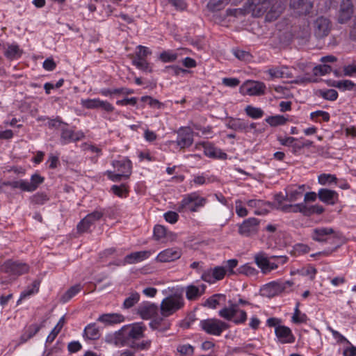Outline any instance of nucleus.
<instances>
[{"mask_svg":"<svg viewBox=\"0 0 356 356\" xmlns=\"http://www.w3.org/2000/svg\"><path fill=\"white\" fill-rule=\"evenodd\" d=\"M184 297L181 294L174 293L167 296L163 299L160 305L161 317H157L152 320L149 323V327L152 330H162L163 329L160 327L163 318L172 315L181 309L184 306Z\"/></svg>","mask_w":356,"mask_h":356,"instance_id":"nucleus-1","label":"nucleus"},{"mask_svg":"<svg viewBox=\"0 0 356 356\" xmlns=\"http://www.w3.org/2000/svg\"><path fill=\"white\" fill-rule=\"evenodd\" d=\"M145 330V327L143 323L126 326L119 332L117 339L123 346H129V343H134L136 340L144 337Z\"/></svg>","mask_w":356,"mask_h":356,"instance_id":"nucleus-2","label":"nucleus"},{"mask_svg":"<svg viewBox=\"0 0 356 356\" xmlns=\"http://www.w3.org/2000/svg\"><path fill=\"white\" fill-rule=\"evenodd\" d=\"M112 165L115 169L116 172L111 170L106 171V175L110 180L117 182L130 177L132 164L129 159L123 158L121 160L113 161Z\"/></svg>","mask_w":356,"mask_h":356,"instance_id":"nucleus-3","label":"nucleus"},{"mask_svg":"<svg viewBox=\"0 0 356 356\" xmlns=\"http://www.w3.org/2000/svg\"><path fill=\"white\" fill-rule=\"evenodd\" d=\"M207 203V199L200 196L197 193H191L184 197L182 200L177 205V210L179 213L186 211L196 212Z\"/></svg>","mask_w":356,"mask_h":356,"instance_id":"nucleus-4","label":"nucleus"},{"mask_svg":"<svg viewBox=\"0 0 356 356\" xmlns=\"http://www.w3.org/2000/svg\"><path fill=\"white\" fill-rule=\"evenodd\" d=\"M219 316L227 321H233L235 324L244 323L247 320V313L239 309L238 304L229 301V307H224L218 312Z\"/></svg>","mask_w":356,"mask_h":356,"instance_id":"nucleus-5","label":"nucleus"},{"mask_svg":"<svg viewBox=\"0 0 356 356\" xmlns=\"http://www.w3.org/2000/svg\"><path fill=\"white\" fill-rule=\"evenodd\" d=\"M200 325L207 334L215 336H220L224 330L229 328L227 323L216 318L202 320Z\"/></svg>","mask_w":356,"mask_h":356,"instance_id":"nucleus-6","label":"nucleus"},{"mask_svg":"<svg viewBox=\"0 0 356 356\" xmlns=\"http://www.w3.org/2000/svg\"><path fill=\"white\" fill-rule=\"evenodd\" d=\"M0 270L10 276L17 277L29 271V266L26 263L8 260L1 266Z\"/></svg>","mask_w":356,"mask_h":356,"instance_id":"nucleus-7","label":"nucleus"},{"mask_svg":"<svg viewBox=\"0 0 356 356\" xmlns=\"http://www.w3.org/2000/svg\"><path fill=\"white\" fill-rule=\"evenodd\" d=\"M331 29V22L324 17H318L313 23L314 34L318 39L327 37L330 33Z\"/></svg>","mask_w":356,"mask_h":356,"instance_id":"nucleus-8","label":"nucleus"},{"mask_svg":"<svg viewBox=\"0 0 356 356\" xmlns=\"http://www.w3.org/2000/svg\"><path fill=\"white\" fill-rule=\"evenodd\" d=\"M259 220L256 218H249L238 225V234L243 237H251L259 230Z\"/></svg>","mask_w":356,"mask_h":356,"instance_id":"nucleus-9","label":"nucleus"},{"mask_svg":"<svg viewBox=\"0 0 356 356\" xmlns=\"http://www.w3.org/2000/svg\"><path fill=\"white\" fill-rule=\"evenodd\" d=\"M157 305L150 302H143L138 307V314L143 319H150L159 317Z\"/></svg>","mask_w":356,"mask_h":356,"instance_id":"nucleus-10","label":"nucleus"},{"mask_svg":"<svg viewBox=\"0 0 356 356\" xmlns=\"http://www.w3.org/2000/svg\"><path fill=\"white\" fill-rule=\"evenodd\" d=\"M241 88L245 90L248 95L261 96L265 94L266 86L263 82L248 80L243 84Z\"/></svg>","mask_w":356,"mask_h":356,"instance_id":"nucleus-11","label":"nucleus"},{"mask_svg":"<svg viewBox=\"0 0 356 356\" xmlns=\"http://www.w3.org/2000/svg\"><path fill=\"white\" fill-rule=\"evenodd\" d=\"M225 273V268L222 266H216L213 268H209L204 271L201 275V278L204 282L212 284L217 280L223 279Z\"/></svg>","mask_w":356,"mask_h":356,"instance_id":"nucleus-12","label":"nucleus"},{"mask_svg":"<svg viewBox=\"0 0 356 356\" xmlns=\"http://www.w3.org/2000/svg\"><path fill=\"white\" fill-rule=\"evenodd\" d=\"M104 216V211L102 210H95L93 212L88 214L77 225L79 232H85L89 229L90 226L95 222L99 220Z\"/></svg>","mask_w":356,"mask_h":356,"instance_id":"nucleus-13","label":"nucleus"},{"mask_svg":"<svg viewBox=\"0 0 356 356\" xmlns=\"http://www.w3.org/2000/svg\"><path fill=\"white\" fill-rule=\"evenodd\" d=\"M193 143V132L189 127H181L177 131L176 143L181 148L190 147Z\"/></svg>","mask_w":356,"mask_h":356,"instance_id":"nucleus-14","label":"nucleus"},{"mask_svg":"<svg viewBox=\"0 0 356 356\" xmlns=\"http://www.w3.org/2000/svg\"><path fill=\"white\" fill-rule=\"evenodd\" d=\"M286 0H274L267 10L266 21L273 22L276 20L285 8Z\"/></svg>","mask_w":356,"mask_h":356,"instance_id":"nucleus-15","label":"nucleus"},{"mask_svg":"<svg viewBox=\"0 0 356 356\" xmlns=\"http://www.w3.org/2000/svg\"><path fill=\"white\" fill-rule=\"evenodd\" d=\"M181 249L177 247L165 249L157 255L156 260L159 262H171L181 257Z\"/></svg>","mask_w":356,"mask_h":356,"instance_id":"nucleus-16","label":"nucleus"},{"mask_svg":"<svg viewBox=\"0 0 356 356\" xmlns=\"http://www.w3.org/2000/svg\"><path fill=\"white\" fill-rule=\"evenodd\" d=\"M274 0H249L250 7L254 17H260L266 14L267 10L270 8V3Z\"/></svg>","mask_w":356,"mask_h":356,"instance_id":"nucleus-17","label":"nucleus"},{"mask_svg":"<svg viewBox=\"0 0 356 356\" xmlns=\"http://www.w3.org/2000/svg\"><path fill=\"white\" fill-rule=\"evenodd\" d=\"M353 13V5L351 0H342L338 15V22L346 23L350 19Z\"/></svg>","mask_w":356,"mask_h":356,"instance_id":"nucleus-18","label":"nucleus"},{"mask_svg":"<svg viewBox=\"0 0 356 356\" xmlns=\"http://www.w3.org/2000/svg\"><path fill=\"white\" fill-rule=\"evenodd\" d=\"M290 7L296 15H305L311 12L313 4L307 0H291Z\"/></svg>","mask_w":356,"mask_h":356,"instance_id":"nucleus-19","label":"nucleus"},{"mask_svg":"<svg viewBox=\"0 0 356 356\" xmlns=\"http://www.w3.org/2000/svg\"><path fill=\"white\" fill-rule=\"evenodd\" d=\"M334 231L330 227H318L312 232V238L318 242H326L332 238Z\"/></svg>","mask_w":356,"mask_h":356,"instance_id":"nucleus-20","label":"nucleus"},{"mask_svg":"<svg viewBox=\"0 0 356 356\" xmlns=\"http://www.w3.org/2000/svg\"><path fill=\"white\" fill-rule=\"evenodd\" d=\"M275 332L282 343H291L295 340L291 330L288 327L278 325L275 328Z\"/></svg>","mask_w":356,"mask_h":356,"instance_id":"nucleus-21","label":"nucleus"},{"mask_svg":"<svg viewBox=\"0 0 356 356\" xmlns=\"http://www.w3.org/2000/svg\"><path fill=\"white\" fill-rule=\"evenodd\" d=\"M152 252L149 250L134 252L127 254L123 260V265L134 264L141 262L149 257Z\"/></svg>","mask_w":356,"mask_h":356,"instance_id":"nucleus-22","label":"nucleus"},{"mask_svg":"<svg viewBox=\"0 0 356 356\" xmlns=\"http://www.w3.org/2000/svg\"><path fill=\"white\" fill-rule=\"evenodd\" d=\"M319 200L327 204L333 205L338 201V194L336 191L327 188H321L318 192Z\"/></svg>","mask_w":356,"mask_h":356,"instance_id":"nucleus-23","label":"nucleus"},{"mask_svg":"<svg viewBox=\"0 0 356 356\" xmlns=\"http://www.w3.org/2000/svg\"><path fill=\"white\" fill-rule=\"evenodd\" d=\"M305 191V185L289 186L286 190V197L284 200L289 202H296L302 197Z\"/></svg>","mask_w":356,"mask_h":356,"instance_id":"nucleus-24","label":"nucleus"},{"mask_svg":"<svg viewBox=\"0 0 356 356\" xmlns=\"http://www.w3.org/2000/svg\"><path fill=\"white\" fill-rule=\"evenodd\" d=\"M42 327H44L43 323L41 325L31 324L29 326L25 327L17 346L24 343L29 339L33 337Z\"/></svg>","mask_w":356,"mask_h":356,"instance_id":"nucleus-25","label":"nucleus"},{"mask_svg":"<svg viewBox=\"0 0 356 356\" xmlns=\"http://www.w3.org/2000/svg\"><path fill=\"white\" fill-rule=\"evenodd\" d=\"M226 126L236 131L248 132L247 121L239 118H231L228 120Z\"/></svg>","mask_w":356,"mask_h":356,"instance_id":"nucleus-26","label":"nucleus"},{"mask_svg":"<svg viewBox=\"0 0 356 356\" xmlns=\"http://www.w3.org/2000/svg\"><path fill=\"white\" fill-rule=\"evenodd\" d=\"M206 286L202 284L200 287L194 285L188 286L186 296L188 300H193L201 296L205 291Z\"/></svg>","mask_w":356,"mask_h":356,"instance_id":"nucleus-27","label":"nucleus"},{"mask_svg":"<svg viewBox=\"0 0 356 356\" xmlns=\"http://www.w3.org/2000/svg\"><path fill=\"white\" fill-rule=\"evenodd\" d=\"M254 261L264 274L268 273L267 267L269 265V259L264 252H259L254 257Z\"/></svg>","mask_w":356,"mask_h":356,"instance_id":"nucleus-28","label":"nucleus"},{"mask_svg":"<svg viewBox=\"0 0 356 356\" xmlns=\"http://www.w3.org/2000/svg\"><path fill=\"white\" fill-rule=\"evenodd\" d=\"M280 289L277 282H272L266 284L261 289V292L267 297H274L282 293Z\"/></svg>","mask_w":356,"mask_h":356,"instance_id":"nucleus-29","label":"nucleus"},{"mask_svg":"<svg viewBox=\"0 0 356 356\" xmlns=\"http://www.w3.org/2000/svg\"><path fill=\"white\" fill-rule=\"evenodd\" d=\"M97 321L106 324H115L122 322L124 317L122 315L115 313L104 314L101 315Z\"/></svg>","mask_w":356,"mask_h":356,"instance_id":"nucleus-30","label":"nucleus"},{"mask_svg":"<svg viewBox=\"0 0 356 356\" xmlns=\"http://www.w3.org/2000/svg\"><path fill=\"white\" fill-rule=\"evenodd\" d=\"M23 53V51L19 48V45L13 43L8 45V48L4 52V56L9 60H14L19 58Z\"/></svg>","mask_w":356,"mask_h":356,"instance_id":"nucleus-31","label":"nucleus"},{"mask_svg":"<svg viewBox=\"0 0 356 356\" xmlns=\"http://www.w3.org/2000/svg\"><path fill=\"white\" fill-rule=\"evenodd\" d=\"M288 68L286 67H273L268 70L267 72L270 75V79H277V78H289L291 77V74H289L286 70Z\"/></svg>","mask_w":356,"mask_h":356,"instance_id":"nucleus-32","label":"nucleus"},{"mask_svg":"<svg viewBox=\"0 0 356 356\" xmlns=\"http://www.w3.org/2000/svg\"><path fill=\"white\" fill-rule=\"evenodd\" d=\"M44 180V178L39 174L35 173L33 175L29 181L26 180L27 192H33L35 191L39 185L43 183Z\"/></svg>","mask_w":356,"mask_h":356,"instance_id":"nucleus-33","label":"nucleus"},{"mask_svg":"<svg viewBox=\"0 0 356 356\" xmlns=\"http://www.w3.org/2000/svg\"><path fill=\"white\" fill-rule=\"evenodd\" d=\"M65 323V316H62L56 325L54 327V329L51 330L50 334L48 335L46 343H51L53 342V341L55 339L56 336L58 334V333L60 332L61 329L63 328L64 324Z\"/></svg>","mask_w":356,"mask_h":356,"instance_id":"nucleus-34","label":"nucleus"},{"mask_svg":"<svg viewBox=\"0 0 356 356\" xmlns=\"http://www.w3.org/2000/svg\"><path fill=\"white\" fill-rule=\"evenodd\" d=\"M83 335L90 340L99 339L100 334L98 328L95 324H89L84 329Z\"/></svg>","mask_w":356,"mask_h":356,"instance_id":"nucleus-35","label":"nucleus"},{"mask_svg":"<svg viewBox=\"0 0 356 356\" xmlns=\"http://www.w3.org/2000/svg\"><path fill=\"white\" fill-rule=\"evenodd\" d=\"M229 1V0H209L207 7L210 11L216 12L223 9Z\"/></svg>","mask_w":356,"mask_h":356,"instance_id":"nucleus-36","label":"nucleus"},{"mask_svg":"<svg viewBox=\"0 0 356 356\" xmlns=\"http://www.w3.org/2000/svg\"><path fill=\"white\" fill-rule=\"evenodd\" d=\"M220 300H225V296L220 293L214 294L209 298L204 303V307L214 309L220 304Z\"/></svg>","mask_w":356,"mask_h":356,"instance_id":"nucleus-37","label":"nucleus"},{"mask_svg":"<svg viewBox=\"0 0 356 356\" xmlns=\"http://www.w3.org/2000/svg\"><path fill=\"white\" fill-rule=\"evenodd\" d=\"M82 289V286L80 284L71 286L61 297L63 302H67Z\"/></svg>","mask_w":356,"mask_h":356,"instance_id":"nucleus-38","label":"nucleus"},{"mask_svg":"<svg viewBox=\"0 0 356 356\" xmlns=\"http://www.w3.org/2000/svg\"><path fill=\"white\" fill-rule=\"evenodd\" d=\"M333 86L343 91H350L356 89V84L353 81L348 79L334 81Z\"/></svg>","mask_w":356,"mask_h":356,"instance_id":"nucleus-39","label":"nucleus"},{"mask_svg":"<svg viewBox=\"0 0 356 356\" xmlns=\"http://www.w3.org/2000/svg\"><path fill=\"white\" fill-rule=\"evenodd\" d=\"M79 137L74 134L72 130L68 129H63L60 136L61 143L63 144L68 143L71 141L76 140Z\"/></svg>","mask_w":356,"mask_h":356,"instance_id":"nucleus-40","label":"nucleus"},{"mask_svg":"<svg viewBox=\"0 0 356 356\" xmlns=\"http://www.w3.org/2000/svg\"><path fill=\"white\" fill-rule=\"evenodd\" d=\"M132 64L138 69L143 71L152 72V69L149 66V63L144 58H140L135 56L132 59Z\"/></svg>","mask_w":356,"mask_h":356,"instance_id":"nucleus-41","label":"nucleus"},{"mask_svg":"<svg viewBox=\"0 0 356 356\" xmlns=\"http://www.w3.org/2000/svg\"><path fill=\"white\" fill-rule=\"evenodd\" d=\"M140 300V294L137 292L131 293L129 297H127L124 302L123 307L124 309H129L134 306Z\"/></svg>","mask_w":356,"mask_h":356,"instance_id":"nucleus-42","label":"nucleus"},{"mask_svg":"<svg viewBox=\"0 0 356 356\" xmlns=\"http://www.w3.org/2000/svg\"><path fill=\"white\" fill-rule=\"evenodd\" d=\"M245 111L246 114L253 119H258L264 115V111L260 108H256L252 106H247Z\"/></svg>","mask_w":356,"mask_h":356,"instance_id":"nucleus-43","label":"nucleus"},{"mask_svg":"<svg viewBox=\"0 0 356 356\" xmlns=\"http://www.w3.org/2000/svg\"><path fill=\"white\" fill-rule=\"evenodd\" d=\"M194 350L191 344H179L177 348V352L181 356H191L194 354Z\"/></svg>","mask_w":356,"mask_h":356,"instance_id":"nucleus-44","label":"nucleus"},{"mask_svg":"<svg viewBox=\"0 0 356 356\" xmlns=\"http://www.w3.org/2000/svg\"><path fill=\"white\" fill-rule=\"evenodd\" d=\"M307 320L306 314H302L299 310V302H297L294 313L292 316V321L294 323H305Z\"/></svg>","mask_w":356,"mask_h":356,"instance_id":"nucleus-45","label":"nucleus"},{"mask_svg":"<svg viewBox=\"0 0 356 356\" xmlns=\"http://www.w3.org/2000/svg\"><path fill=\"white\" fill-rule=\"evenodd\" d=\"M287 119L284 118L283 115H275L270 116L266 119L267 123H268L272 127H276L278 125H282L285 124Z\"/></svg>","mask_w":356,"mask_h":356,"instance_id":"nucleus-46","label":"nucleus"},{"mask_svg":"<svg viewBox=\"0 0 356 356\" xmlns=\"http://www.w3.org/2000/svg\"><path fill=\"white\" fill-rule=\"evenodd\" d=\"M320 96L329 101H334L338 97V92L334 89L321 90Z\"/></svg>","mask_w":356,"mask_h":356,"instance_id":"nucleus-47","label":"nucleus"},{"mask_svg":"<svg viewBox=\"0 0 356 356\" xmlns=\"http://www.w3.org/2000/svg\"><path fill=\"white\" fill-rule=\"evenodd\" d=\"M4 185L10 186L12 188H19L22 191L27 192L26 180H25V179H20V180H18V181H7V182L4 183Z\"/></svg>","mask_w":356,"mask_h":356,"instance_id":"nucleus-48","label":"nucleus"},{"mask_svg":"<svg viewBox=\"0 0 356 356\" xmlns=\"http://www.w3.org/2000/svg\"><path fill=\"white\" fill-rule=\"evenodd\" d=\"M101 99H87L81 100V105L88 109H94L99 108Z\"/></svg>","mask_w":356,"mask_h":356,"instance_id":"nucleus-49","label":"nucleus"},{"mask_svg":"<svg viewBox=\"0 0 356 356\" xmlns=\"http://www.w3.org/2000/svg\"><path fill=\"white\" fill-rule=\"evenodd\" d=\"M337 179L336 176L331 174H321L318 177V183L321 185L336 182Z\"/></svg>","mask_w":356,"mask_h":356,"instance_id":"nucleus-50","label":"nucleus"},{"mask_svg":"<svg viewBox=\"0 0 356 356\" xmlns=\"http://www.w3.org/2000/svg\"><path fill=\"white\" fill-rule=\"evenodd\" d=\"M331 70L332 68L329 65L323 64L314 67L313 69V72L316 76H323L330 73Z\"/></svg>","mask_w":356,"mask_h":356,"instance_id":"nucleus-51","label":"nucleus"},{"mask_svg":"<svg viewBox=\"0 0 356 356\" xmlns=\"http://www.w3.org/2000/svg\"><path fill=\"white\" fill-rule=\"evenodd\" d=\"M112 192L120 197H125L128 193V190L125 184H121L120 186L113 185L111 187Z\"/></svg>","mask_w":356,"mask_h":356,"instance_id":"nucleus-52","label":"nucleus"},{"mask_svg":"<svg viewBox=\"0 0 356 356\" xmlns=\"http://www.w3.org/2000/svg\"><path fill=\"white\" fill-rule=\"evenodd\" d=\"M151 340H145L143 341L140 343L134 342V343H129V346L135 350H146L148 349L151 346Z\"/></svg>","mask_w":356,"mask_h":356,"instance_id":"nucleus-53","label":"nucleus"},{"mask_svg":"<svg viewBox=\"0 0 356 356\" xmlns=\"http://www.w3.org/2000/svg\"><path fill=\"white\" fill-rule=\"evenodd\" d=\"M237 271L240 274H243L245 275H255L257 273V270L250 266L248 264H246L243 266H240Z\"/></svg>","mask_w":356,"mask_h":356,"instance_id":"nucleus-54","label":"nucleus"},{"mask_svg":"<svg viewBox=\"0 0 356 356\" xmlns=\"http://www.w3.org/2000/svg\"><path fill=\"white\" fill-rule=\"evenodd\" d=\"M177 58V54L169 51H164L159 56V58L164 63L175 61Z\"/></svg>","mask_w":356,"mask_h":356,"instance_id":"nucleus-55","label":"nucleus"},{"mask_svg":"<svg viewBox=\"0 0 356 356\" xmlns=\"http://www.w3.org/2000/svg\"><path fill=\"white\" fill-rule=\"evenodd\" d=\"M167 235L165 228L160 225H157L154 228V237L156 240H160Z\"/></svg>","mask_w":356,"mask_h":356,"instance_id":"nucleus-56","label":"nucleus"},{"mask_svg":"<svg viewBox=\"0 0 356 356\" xmlns=\"http://www.w3.org/2000/svg\"><path fill=\"white\" fill-rule=\"evenodd\" d=\"M165 71L171 75L178 76L181 73L185 74L188 70L179 67L177 65H170L165 67Z\"/></svg>","mask_w":356,"mask_h":356,"instance_id":"nucleus-57","label":"nucleus"},{"mask_svg":"<svg viewBox=\"0 0 356 356\" xmlns=\"http://www.w3.org/2000/svg\"><path fill=\"white\" fill-rule=\"evenodd\" d=\"M324 211V208L318 204L313 205L309 207H307L306 216H311L314 213L321 214Z\"/></svg>","mask_w":356,"mask_h":356,"instance_id":"nucleus-58","label":"nucleus"},{"mask_svg":"<svg viewBox=\"0 0 356 356\" xmlns=\"http://www.w3.org/2000/svg\"><path fill=\"white\" fill-rule=\"evenodd\" d=\"M307 205L305 202L291 204L290 213H298L300 212L304 216H306Z\"/></svg>","mask_w":356,"mask_h":356,"instance_id":"nucleus-59","label":"nucleus"},{"mask_svg":"<svg viewBox=\"0 0 356 356\" xmlns=\"http://www.w3.org/2000/svg\"><path fill=\"white\" fill-rule=\"evenodd\" d=\"M343 74L347 76H356V63L348 64L343 68Z\"/></svg>","mask_w":356,"mask_h":356,"instance_id":"nucleus-60","label":"nucleus"},{"mask_svg":"<svg viewBox=\"0 0 356 356\" xmlns=\"http://www.w3.org/2000/svg\"><path fill=\"white\" fill-rule=\"evenodd\" d=\"M49 200L47 195L44 193H38L32 197V201L37 204H43Z\"/></svg>","mask_w":356,"mask_h":356,"instance_id":"nucleus-61","label":"nucleus"},{"mask_svg":"<svg viewBox=\"0 0 356 356\" xmlns=\"http://www.w3.org/2000/svg\"><path fill=\"white\" fill-rule=\"evenodd\" d=\"M312 119H314L316 118H321L324 122H328L330 120V114L323 111H316L315 112H312L310 115Z\"/></svg>","mask_w":356,"mask_h":356,"instance_id":"nucleus-62","label":"nucleus"},{"mask_svg":"<svg viewBox=\"0 0 356 356\" xmlns=\"http://www.w3.org/2000/svg\"><path fill=\"white\" fill-rule=\"evenodd\" d=\"M236 213L239 217H245L248 215V212L246 208L242 205V202L239 200L236 202Z\"/></svg>","mask_w":356,"mask_h":356,"instance_id":"nucleus-63","label":"nucleus"},{"mask_svg":"<svg viewBox=\"0 0 356 356\" xmlns=\"http://www.w3.org/2000/svg\"><path fill=\"white\" fill-rule=\"evenodd\" d=\"M233 54L237 58L241 60H247L250 58V53L246 51L241 49H234Z\"/></svg>","mask_w":356,"mask_h":356,"instance_id":"nucleus-64","label":"nucleus"}]
</instances>
